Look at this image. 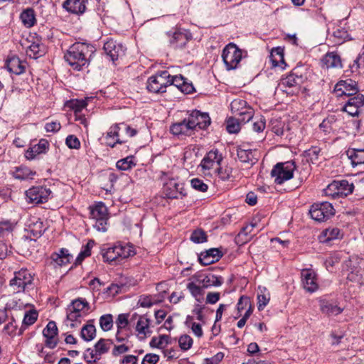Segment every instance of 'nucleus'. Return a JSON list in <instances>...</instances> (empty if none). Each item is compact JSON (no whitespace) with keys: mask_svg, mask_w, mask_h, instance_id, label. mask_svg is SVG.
<instances>
[{"mask_svg":"<svg viewBox=\"0 0 364 364\" xmlns=\"http://www.w3.org/2000/svg\"><path fill=\"white\" fill-rule=\"evenodd\" d=\"M222 160V154L217 149L211 150L202 160L200 166L203 170H215L216 167L220 166Z\"/></svg>","mask_w":364,"mask_h":364,"instance_id":"16","label":"nucleus"},{"mask_svg":"<svg viewBox=\"0 0 364 364\" xmlns=\"http://www.w3.org/2000/svg\"><path fill=\"white\" fill-rule=\"evenodd\" d=\"M159 360V356L154 353L146 354L142 360V364H156Z\"/></svg>","mask_w":364,"mask_h":364,"instance_id":"63","label":"nucleus"},{"mask_svg":"<svg viewBox=\"0 0 364 364\" xmlns=\"http://www.w3.org/2000/svg\"><path fill=\"white\" fill-rule=\"evenodd\" d=\"M40 46H41L36 43H33L31 44L26 50L27 55H28L30 58H38L41 55Z\"/></svg>","mask_w":364,"mask_h":364,"instance_id":"54","label":"nucleus"},{"mask_svg":"<svg viewBox=\"0 0 364 364\" xmlns=\"http://www.w3.org/2000/svg\"><path fill=\"white\" fill-rule=\"evenodd\" d=\"M242 58V50L232 43L228 44L223 50L222 58L228 70L236 69Z\"/></svg>","mask_w":364,"mask_h":364,"instance_id":"4","label":"nucleus"},{"mask_svg":"<svg viewBox=\"0 0 364 364\" xmlns=\"http://www.w3.org/2000/svg\"><path fill=\"white\" fill-rule=\"evenodd\" d=\"M187 289L191 294L196 298L197 301H200L198 297L203 295V288L200 284H197L195 282H190L187 284Z\"/></svg>","mask_w":364,"mask_h":364,"instance_id":"43","label":"nucleus"},{"mask_svg":"<svg viewBox=\"0 0 364 364\" xmlns=\"http://www.w3.org/2000/svg\"><path fill=\"white\" fill-rule=\"evenodd\" d=\"M269 58L274 67L279 66L280 63H284L283 48L280 47L273 48Z\"/></svg>","mask_w":364,"mask_h":364,"instance_id":"34","label":"nucleus"},{"mask_svg":"<svg viewBox=\"0 0 364 364\" xmlns=\"http://www.w3.org/2000/svg\"><path fill=\"white\" fill-rule=\"evenodd\" d=\"M192 279H196V282L202 286L203 289L210 287H219L223 282V279L221 277L215 276L211 273L203 275H194Z\"/></svg>","mask_w":364,"mask_h":364,"instance_id":"19","label":"nucleus"},{"mask_svg":"<svg viewBox=\"0 0 364 364\" xmlns=\"http://www.w3.org/2000/svg\"><path fill=\"white\" fill-rule=\"evenodd\" d=\"M113 342L109 339H100L95 345V349L98 353V355L102 356V355L107 353L112 346Z\"/></svg>","mask_w":364,"mask_h":364,"instance_id":"35","label":"nucleus"},{"mask_svg":"<svg viewBox=\"0 0 364 364\" xmlns=\"http://www.w3.org/2000/svg\"><path fill=\"white\" fill-rule=\"evenodd\" d=\"M32 277L27 270H21L15 273L14 277L10 281V287L14 293L23 291L27 285L31 284Z\"/></svg>","mask_w":364,"mask_h":364,"instance_id":"8","label":"nucleus"},{"mask_svg":"<svg viewBox=\"0 0 364 364\" xmlns=\"http://www.w3.org/2000/svg\"><path fill=\"white\" fill-rule=\"evenodd\" d=\"M336 184L338 188V191L336 193H338L339 197L347 196L353 192V183H349L346 180L337 181Z\"/></svg>","mask_w":364,"mask_h":364,"instance_id":"39","label":"nucleus"},{"mask_svg":"<svg viewBox=\"0 0 364 364\" xmlns=\"http://www.w3.org/2000/svg\"><path fill=\"white\" fill-rule=\"evenodd\" d=\"M322 235L324 237L323 240V242H327L330 240L341 238L343 237L341 230L338 228H327L323 231Z\"/></svg>","mask_w":364,"mask_h":364,"instance_id":"36","label":"nucleus"},{"mask_svg":"<svg viewBox=\"0 0 364 364\" xmlns=\"http://www.w3.org/2000/svg\"><path fill=\"white\" fill-rule=\"evenodd\" d=\"M119 251H120V245L107 248L105 252H102V257L104 261L109 263L119 262L120 255H119Z\"/></svg>","mask_w":364,"mask_h":364,"instance_id":"32","label":"nucleus"},{"mask_svg":"<svg viewBox=\"0 0 364 364\" xmlns=\"http://www.w3.org/2000/svg\"><path fill=\"white\" fill-rule=\"evenodd\" d=\"M60 123L58 121L47 122L45 125V129L48 132H57L60 129Z\"/></svg>","mask_w":364,"mask_h":364,"instance_id":"62","label":"nucleus"},{"mask_svg":"<svg viewBox=\"0 0 364 364\" xmlns=\"http://www.w3.org/2000/svg\"><path fill=\"white\" fill-rule=\"evenodd\" d=\"M98 353L94 348H87L84 353V359L89 364H92L99 360L101 357L97 355Z\"/></svg>","mask_w":364,"mask_h":364,"instance_id":"50","label":"nucleus"},{"mask_svg":"<svg viewBox=\"0 0 364 364\" xmlns=\"http://www.w3.org/2000/svg\"><path fill=\"white\" fill-rule=\"evenodd\" d=\"M105 53L112 61L114 62L119 57L124 55V50L121 44L117 43L113 40L107 41L103 46Z\"/></svg>","mask_w":364,"mask_h":364,"instance_id":"21","label":"nucleus"},{"mask_svg":"<svg viewBox=\"0 0 364 364\" xmlns=\"http://www.w3.org/2000/svg\"><path fill=\"white\" fill-rule=\"evenodd\" d=\"M295 168L296 166L293 161L278 163L271 171V176L274 178L276 183L282 184L285 181L289 180L293 177Z\"/></svg>","mask_w":364,"mask_h":364,"instance_id":"5","label":"nucleus"},{"mask_svg":"<svg viewBox=\"0 0 364 364\" xmlns=\"http://www.w3.org/2000/svg\"><path fill=\"white\" fill-rule=\"evenodd\" d=\"M120 132H125L129 137L135 136L137 133V131L135 129H133L125 124H120L111 127L110 131L107 133V137H119Z\"/></svg>","mask_w":364,"mask_h":364,"instance_id":"27","label":"nucleus"},{"mask_svg":"<svg viewBox=\"0 0 364 364\" xmlns=\"http://www.w3.org/2000/svg\"><path fill=\"white\" fill-rule=\"evenodd\" d=\"M38 316V312L36 310H30L25 314L20 329V334L22 333L23 330L26 327L33 324L36 321Z\"/></svg>","mask_w":364,"mask_h":364,"instance_id":"38","label":"nucleus"},{"mask_svg":"<svg viewBox=\"0 0 364 364\" xmlns=\"http://www.w3.org/2000/svg\"><path fill=\"white\" fill-rule=\"evenodd\" d=\"M136 331L139 336L146 338L151 333L150 320L146 316H139L136 325Z\"/></svg>","mask_w":364,"mask_h":364,"instance_id":"28","label":"nucleus"},{"mask_svg":"<svg viewBox=\"0 0 364 364\" xmlns=\"http://www.w3.org/2000/svg\"><path fill=\"white\" fill-rule=\"evenodd\" d=\"M191 184L193 188L196 191L205 192L208 190V185L198 178H193L191 181Z\"/></svg>","mask_w":364,"mask_h":364,"instance_id":"57","label":"nucleus"},{"mask_svg":"<svg viewBox=\"0 0 364 364\" xmlns=\"http://www.w3.org/2000/svg\"><path fill=\"white\" fill-rule=\"evenodd\" d=\"M95 51L92 45L76 42L67 50L64 58L73 70L79 71L82 68L88 66L90 59Z\"/></svg>","mask_w":364,"mask_h":364,"instance_id":"1","label":"nucleus"},{"mask_svg":"<svg viewBox=\"0 0 364 364\" xmlns=\"http://www.w3.org/2000/svg\"><path fill=\"white\" fill-rule=\"evenodd\" d=\"M322 63L326 68H342L341 57L334 52L326 53L322 59Z\"/></svg>","mask_w":364,"mask_h":364,"instance_id":"29","label":"nucleus"},{"mask_svg":"<svg viewBox=\"0 0 364 364\" xmlns=\"http://www.w3.org/2000/svg\"><path fill=\"white\" fill-rule=\"evenodd\" d=\"M100 325L104 331H108L113 326V317L111 314H105L100 318Z\"/></svg>","mask_w":364,"mask_h":364,"instance_id":"47","label":"nucleus"},{"mask_svg":"<svg viewBox=\"0 0 364 364\" xmlns=\"http://www.w3.org/2000/svg\"><path fill=\"white\" fill-rule=\"evenodd\" d=\"M91 219L95 220L93 227L99 232H106L107 230L108 212L107 208L102 202L90 207Z\"/></svg>","mask_w":364,"mask_h":364,"instance_id":"3","label":"nucleus"},{"mask_svg":"<svg viewBox=\"0 0 364 364\" xmlns=\"http://www.w3.org/2000/svg\"><path fill=\"white\" fill-rule=\"evenodd\" d=\"M179 346L183 350H187L192 346L193 339L188 335H183L178 340Z\"/></svg>","mask_w":364,"mask_h":364,"instance_id":"56","label":"nucleus"},{"mask_svg":"<svg viewBox=\"0 0 364 364\" xmlns=\"http://www.w3.org/2000/svg\"><path fill=\"white\" fill-rule=\"evenodd\" d=\"M6 67L10 73L16 75L21 74L25 70L24 66L22 65L20 59L16 56H12L7 59Z\"/></svg>","mask_w":364,"mask_h":364,"instance_id":"30","label":"nucleus"},{"mask_svg":"<svg viewBox=\"0 0 364 364\" xmlns=\"http://www.w3.org/2000/svg\"><path fill=\"white\" fill-rule=\"evenodd\" d=\"M188 122L194 130L197 127L200 129L207 128L210 124V118L207 113L193 110L188 117Z\"/></svg>","mask_w":364,"mask_h":364,"instance_id":"13","label":"nucleus"},{"mask_svg":"<svg viewBox=\"0 0 364 364\" xmlns=\"http://www.w3.org/2000/svg\"><path fill=\"white\" fill-rule=\"evenodd\" d=\"M240 124L238 118L230 117L227 120L226 129L229 133H237L240 129Z\"/></svg>","mask_w":364,"mask_h":364,"instance_id":"46","label":"nucleus"},{"mask_svg":"<svg viewBox=\"0 0 364 364\" xmlns=\"http://www.w3.org/2000/svg\"><path fill=\"white\" fill-rule=\"evenodd\" d=\"M164 193L167 198L171 199L182 198L186 195L183 193V185L173 179L164 185Z\"/></svg>","mask_w":364,"mask_h":364,"instance_id":"18","label":"nucleus"},{"mask_svg":"<svg viewBox=\"0 0 364 364\" xmlns=\"http://www.w3.org/2000/svg\"><path fill=\"white\" fill-rule=\"evenodd\" d=\"M170 343V337L168 335H161L159 337H153L150 341V346L159 349L165 348Z\"/></svg>","mask_w":364,"mask_h":364,"instance_id":"33","label":"nucleus"},{"mask_svg":"<svg viewBox=\"0 0 364 364\" xmlns=\"http://www.w3.org/2000/svg\"><path fill=\"white\" fill-rule=\"evenodd\" d=\"M191 38V35L185 31H176L170 40V43L175 49L183 48Z\"/></svg>","mask_w":364,"mask_h":364,"instance_id":"24","label":"nucleus"},{"mask_svg":"<svg viewBox=\"0 0 364 364\" xmlns=\"http://www.w3.org/2000/svg\"><path fill=\"white\" fill-rule=\"evenodd\" d=\"M72 257L68 250L62 248L58 252H53L46 259V264L47 267L55 269L70 263Z\"/></svg>","mask_w":364,"mask_h":364,"instance_id":"9","label":"nucleus"},{"mask_svg":"<svg viewBox=\"0 0 364 364\" xmlns=\"http://www.w3.org/2000/svg\"><path fill=\"white\" fill-rule=\"evenodd\" d=\"M319 306L321 311L328 316H337L343 311V309L338 305L325 299L319 301Z\"/></svg>","mask_w":364,"mask_h":364,"instance_id":"25","label":"nucleus"},{"mask_svg":"<svg viewBox=\"0 0 364 364\" xmlns=\"http://www.w3.org/2000/svg\"><path fill=\"white\" fill-rule=\"evenodd\" d=\"M168 86L174 85L185 94H191L195 92L192 82H188L181 75L172 76L169 73Z\"/></svg>","mask_w":364,"mask_h":364,"instance_id":"20","label":"nucleus"},{"mask_svg":"<svg viewBox=\"0 0 364 364\" xmlns=\"http://www.w3.org/2000/svg\"><path fill=\"white\" fill-rule=\"evenodd\" d=\"M321 149L318 146H312L311 149L305 151L306 156L309 157L311 163L315 164L318 159Z\"/></svg>","mask_w":364,"mask_h":364,"instance_id":"55","label":"nucleus"},{"mask_svg":"<svg viewBox=\"0 0 364 364\" xmlns=\"http://www.w3.org/2000/svg\"><path fill=\"white\" fill-rule=\"evenodd\" d=\"M66 145L70 149H79L80 142L79 139L74 135H69L65 140Z\"/></svg>","mask_w":364,"mask_h":364,"instance_id":"61","label":"nucleus"},{"mask_svg":"<svg viewBox=\"0 0 364 364\" xmlns=\"http://www.w3.org/2000/svg\"><path fill=\"white\" fill-rule=\"evenodd\" d=\"M58 327L55 321H49L43 331V335L46 338L45 345L46 347L53 349L58 343Z\"/></svg>","mask_w":364,"mask_h":364,"instance_id":"14","label":"nucleus"},{"mask_svg":"<svg viewBox=\"0 0 364 364\" xmlns=\"http://www.w3.org/2000/svg\"><path fill=\"white\" fill-rule=\"evenodd\" d=\"M333 36L335 38L338 39V43L343 42L346 40L350 39L349 38V35L346 30L344 28H336L333 33Z\"/></svg>","mask_w":364,"mask_h":364,"instance_id":"58","label":"nucleus"},{"mask_svg":"<svg viewBox=\"0 0 364 364\" xmlns=\"http://www.w3.org/2000/svg\"><path fill=\"white\" fill-rule=\"evenodd\" d=\"M21 19L26 27H31L36 21L34 11L32 9L24 10L21 14Z\"/></svg>","mask_w":364,"mask_h":364,"instance_id":"40","label":"nucleus"},{"mask_svg":"<svg viewBox=\"0 0 364 364\" xmlns=\"http://www.w3.org/2000/svg\"><path fill=\"white\" fill-rule=\"evenodd\" d=\"M309 213L311 218L314 220L323 222L334 215L335 210L331 203L323 202L313 204L309 210Z\"/></svg>","mask_w":364,"mask_h":364,"instance_id":"6","label":"nucleus"},{"mask_svg":"<svg viewBox=\"0 0 364 364\" xmlns=\"http://www.w3.org/2000/svg\"><path fill=\"white\" fill-rule=\"evenodd\" d=\"M191 240L195 243H202L207 240V236L205 232L201 229H198L193 231L191 236Z\"/></svg>","mask_w":364,"mask_h":364,"instance_id":"52","label":"nucleus"},{"mask_svg":"<svg viewBox=\"0 0 364 364\" xmlns=\"http://www.w3.org/2000/svg\"><path fill=\"white\" fill-rule=\"evenodd\" d=\"M170 131L174 135H191L193 129L186 117L181 122L172 124Z\"/></svg>","mask_w":364,"mask_h":364,"instance_id":"23","label":"nucleus"},{"mask_svg":"<svg viewBox=\"0 0 364 364\" xmlns=\"http://www.w3.org/2000/svg\"><path fill=\"white\" fill-rule=\"evenodd\" d=\"M301 82V77L292 72L287 77L282 78L278 86L283 92L293 95L299 91Z\"/></svg>","mask_w":364,"mask_h":364,"instance_id":"10","label":"nucleus"},{"mask_svg":"<svg viewBox=\"0 0 364 364\" xmlns=\"http://www.w3.org/2000/svg\"><path fill=\"white\" fill-rule=\"evenodd\" d=\"M49 144L46 139H41L37 144H35L32 147L29 148L25 154V157L28 160H32L36 156L46 152L48 148Z\"/></svg>","mask_w":364,"mask_h":364,"instance_id":"26","label":"nucleus"},{"mask_svg":"<svg viewBox=\"0 0 364 364\" xmlns=\"http://www.w3.org/2000/svg\"><path fill=\"white\" fill-rule=\"evenodd\" d=\"M15 224L9 220L0 218V237L10 234L14 229Z\"/></svg>","mask_w":364,"mask_h":364,"instance_id":"42","label":"nucleus"},{"mask_svg":"<svg viewBox=\"0 0 364 364\" xmlns=\"http://www.w3.org/2000/svg\"><path fill=\"white\" fill-rule=\"evenodd\" d=\"M247 102L245 100L237 99L234 100L230 107L233 113L237 116L241 124L248 122L253 117V109L251 107H246Z\"/></svg>","mask_w":364,"mask_h":364,"instance_id":"7","label":"nucleus"},{"mask_svg":"<svg viewBox=\"0 0 364 364\" xmlns=\"http://www.w3.org/2000/svg\"><path fill=\"white\" fill-rule=\"evenodd\" d=\"M199 262L200 264H202L204 266H207L209 264H211L216 262V259H213L210 255L209 253H207L205 252V254H201L199 257Z\"/></svg>","mask_w":364,"mask_h":364,"instance_id":"64","label":"nucleus"},{"mask_svg":"<svg viewBox=\"0 0 364 364\" xmlns=\"http://www.w3.org/2000/svg\"><path fill=\"white\" fill-rule=\"evenodd\" d=\"M348 155L353 166L364 164V149L348 151Z\"/></svg>","mask_w":364,"mask_h":364,"instance_id":"37","label":"nucleus"},{"mask_svg":"<svg viewBox=\"0 0 364 364\" xmlns=\"http://www.w3.org/2000/svg\"><path fill=\"white\" fill-rule=\"evenodd\" d=\"M134 166H135V164L133 161V156H132L120 159L116 164L117 168L123 171H127Z\"/></svg>","mask_w":364,"mask_h":364,"instance_id":"48","label":"nucleus"},{"mask_svg":"<svg viewBox=\"0 0 364 364\" xmlns=\"http://www.w3.org/2000/svg\"><path fill=\"white\" fill-rule=\"evenodd\" d=\"M338 97L346 95L349 97L358 94V87L355 81L348 79L338 82L334 88Z\"/></svg>","mask_w":364,"mask_h":364,"instance_id":"11","label":"nucleus"},{"mask_svg":"<svg viewBox=\"0 0 364 364\" xmlns=\"http://www.w3.org/2000/svg\"><path fill=\"white\" fill-rule=\"evenodd\" d=\"M337 181H333L331 183H330L327 188L324 190L326 196H331L335 198L339 197L338 193H336L338 191Z\"/></svg>","mask_w":364,"mask_h":364,"instance_id":"59","label":"nucleus"},{"mask_svg":"<svg viewBox=\"0 0 364 364\" xmlns=\"http://www.w3.org/2000/svg\"><path fill=\"white\" fill-rule=\"evenodd\" d=\"M129 314H119L116 320V325L117 330H124L129 325Z\"/></svg>","mask_w":364,"mask_h":364,"instance_id":"53","label":"nucleus"},{"mask_svg":"<svg viewBox=\"0 0 364 364\" xmlns=\"http://www.w3.org/2000/svg\"><path fill=\"white\" fill-rule=\"evenodd\" d=\"M237 155L238 159L242 163H247L252 165L257 161V159L255 157L251 149H245L241 147H238L237 149Z\"/></svg>","mask_w":364,"mask_h":364,"instance_id":"31","label":"nucleus"},{"mask_svg":"<svg viewBox=\"0 0 364 364\" xmlns=\"http://www.w3.org/2000/svg\"><path fill=\"white\" fill-rule=\"evenodd\" d=\"M87 0H65L63 6L68 11L82 14L85 11Z\"/></svg>","mask_w":364,"mask_h":364,"instance_id":"22","label":"nucleus"},{"mask_svg":"<svg viewBox=\"0 0 364 364\" xmlns=\"http://www.w3.org/2000/svg\"><path fill=\"white\" fill-rule=\"evenodd\" d=\"M81 337L86 341L93 340L96 336V328L93 324H86L81 330Z\"/></svg>","mask_w":364,"mask_h":364,"instance_id":"41","label":"nucleus"},{"mask_svg":"<svg viewBox=\"0 0 364 364\" xmlns=\"http://www.w3.org/2000/svg\"><path fill=\"white\" fill-rule=\"evenodd\" d=\"M66 105L74 110L75 114H80L86 107L87 103L86 100H72L68 101Z\"/></svg>","mask_w":364,"mask_h":364,"instance_id":"44","label":"nucleus"},{"mask_svg":"<svg viewBox=\"0 0 364 364\" xmlns=\"http://www.w3.org/2000/svg\"><path fill=\"white\" fill-rule=\"evenodd\" d=\"M30 175H33V173L31 170L26 168H18L14 173V177L21 180H24L28 178Z\"/></svg>","mask_w":364,"mask_h":364,"instance_id":"60","label":"nucleus"},{"mask_svg":"<svg viewBox=\"0 0 364 364\" xmlns=\"http://www.w3.org/2000/svg\"><path fill=\"white\" fill-rule=\"evenodd\" d=\"M303 287L308 292L313 293L318 288L317 275L311 269H306L301 271Z\"/></svg>","mask_w":364,"mask_h":364,"instance_id":"17","label":"nucleus"},{"mask_svg":"<svg viewBox=\"0 0 364 364\" xmlns=\"http://www.w3.org/2000/svg\"><path fill=\"white\" fill-rule=\"evenodd\" d=\"M169 73L164 70L149 77L146 82V89L151 93L163 94L166 92L169 83Z\"/></svg>","mask_w":364,"mask_h":364,"instance_id":"2","label":"nucleus"},{"mask_svg":"<svg viewBox=\"0 0 364 364\" xmlns=\"http://www.w3.org/2000/svg\"><path fill=\"white\" fill-rule=\"evenodd\" d=\"M85 308L89 309L88 302L85 299L79 298L71 303L68 306V310L81 313V311Z\"/></svg>","mask_w":364,"mask_h":364,"instance_id":"45","label":"nucleus"},{"mask_svg":"<svg viewBox=\"0 0 364 364\" xmlns=\"http://www.w3.org/2000/svg\"><path fill=\"white\" fill-rule=\"evenodd\" d=\"M51 191L42 186L33 187L26 192V195L31 203H43L46 202Z\"/></svg>","mask_w":364,"mask_h":364,"instance_id":"15","label":"nucleus"},{"mask_svg":"<svg viewBox=\"0 0 364 364\" xmlns=\"http://www.w3.org/2000/svg\"><path fill=\"white\" fill-rule=\"evenodd\" d=\"M95 242L90 240L87 242V245L83 247V250L80 252L76 259L77 263H80L85 257L90 255L91 249L93 247Z\"/></svg>","mask_w":364,"mask_h":364,"instance_id":"49","label":"nucleus"},{"mask_svg":"<svg viewBox=\"0 0 364 364\" xmlns=\"http://www.w3.org/2000/svg\"><path fill=\"white\" fill-rule=\"evenodd\" d=\"M364 107V95L357 94L355 96L349 97L343 110L346 112L350 116H358L360 110Z\"/></svg>","mask_w":364,"mask_h":364,"instance_id":"12","label":"nucleus"},{"mask_svg":"<svg viewBox=\"0 0 364 364\" xmlns=\"http://www.w3.org/2000/svg\"><path fill=\"white\" fill-rule=\"evenodd\" d=\"M67 318L68 320L72 321L70 326L75 327L77 326V323H81L82 314L80 312L68 310Z\"/></svg>","mask_w":364,"mask_h":364,"instance_id":"51","label":"nucleus"}]
</instances>
